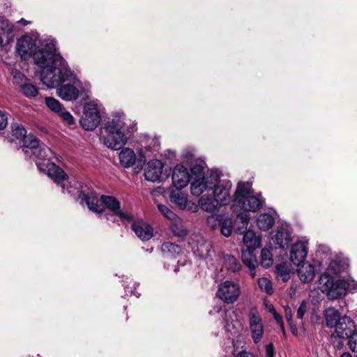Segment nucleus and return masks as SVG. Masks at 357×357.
<instances>
[{"instance_id":"8","label":"nucleus","mask_w":357,"mask_h":357,"mask_svg":"<svg viewBox=\"0 0 357 357\" xmlns=\"http://www.w3.org/2000/svg\"><path fill=\"white\" fill-rule=\"evenodd\" d=\"M48 158L40 159L41 162H36V164L40 172H45L54 182L60 183L68 178V175L64 171L54 162H50Z\"/></svg>"},{"instance_id":"48","label":"nucleus","mask_w":357,"mask_h":357,"mask_svg":"<svg viewBox=\"0 0 357 357\" xmlns=\"http://www.w3.org/2000/svg\"><path fill=\"white\" fill-rule=\"evenodd\" d=\"M306 310H307L306 302L305 301H303L297 310V312H296L297 318L300 319H303V318L306 312Z\"/></svg>"},{"instance_id":"58","label":"nucleus","mask_w":357,"mask_h":357,"mask_svg":"<svg viewBox=\"0 0 357 357\" xmlns=\"http://www.w3.org/2000/svg\"><path fill=\"white\" fill-rule=\"evenodd\" d=\"M340 357H352L351 355L349 353L345 352L343 353Z\"/></svg>"},{"instance_id":"37","label":"nucleus","mask_w":357,"mask_h":357,"mask_svg":"<svg viewBox=\"0 0 357 357\" xmlns=\"http://www.w3.org/2000/svg\"><path fill=\"white\" fill-rule=\"evenodd\" d=\"M273 256L271 251L267 248L261 250V265L264 268H268L273 264Z\"/></svg>"},{"instance_id":"34","label":"nucleus","mask_w":357,"mask_h":357,"mask_svg":"<svg viewBox=\"0 0 357 357\" xmlns=\"http://www.w3.org/2000/svg\"><path fill=\"white\" fill-rule=\"evenodd\" d=\"M218 225L220 227V231L222 235L229 237L231 234L233 229L231 219L228 218L223 219L222 217Z\"/></svg>"},{"instance_id":"41","label":"nucleus","mask_w":357,"mask_h":357,"mask_svg":"<svg viewBox=\"0 0 357 357\" xmlns=\"http://www.w3.org/2000/svg\"><path fill=\"white\" fill-rule=\"evenodd\" d=\"M38 94L37 87L31 84H24V96L28 98L36 97Z\"/></svg>"},{"instance_id":"42","label":"nucleus","mask_w":357,"mask_h":357,"mask_svg":"<svg viewBox=\"0 0 357 357\" xmlns=\"http://www.w3.org/2000/svg\"><path fill=\"white\" fill-rule=\"evenodd\" d=\"M158 208L159 211L167 219L174 220L178 216L172 211L167 206L164 204H158Z\"/></svg>"},{"instance_id":"47","label":"nucleus","mask_w":357,"mask_h":357,"mask_svg":"<svg viewBox=\"0 0 357 357\" xmlns=\"http://www.w3.org/2000/svg\"><path fill=\"white\" fill-rule=\"evenodd\" d=\"M237 219L241 222L243 225V227H247L249 220H250V215L247 213H240L237 215Z\"/></svg>"},{"instance_id":"14","label":"nucleus","mask_w":357,"mask_h":357,"mask_svg":"<svg viewBox=\"0 0 357 357\" xmlns=\"http://www.w3.org/2000/svg\"><path fill=\"white\" fill-rule=\"evenodd\" d=\"M162 168L163 165L160 160L154 159L149 161L144 172L145 178L152 182L160 181Z\"/></svg>"},{"instance_id":"52","label":"nucleus","mask_w":357,"mask_h":357,"mask_svg":"<svg viewBox=\"0 0 357 357\" xmlns=\"http://www.w3.org/2000/svg\"><path fill=\"white\" fill-rule=\"evenodd\" d=\"M266 354L267 357H274V346L272 343H270L266 346Z\"/></svg>"},{"instance_id":"22","label":"nucleus","mask_w":357,"mask_h":357,"mask_svg":"<svg viewBox=\"0 0 357 357\" xmlns=\"http://www.w3.org/2000/svg\"><path fill=\"white\" fill-rule=\"evenodd\" d=\"M298 266L299 267L297 270L298 275L303 282L307 283L314 279V268L312 265L303 262Z\"/></svg>"},{"instance_id":"5","label":"nucleus","mask_w":357,"mask_h":357,"mask_svg":"<svg viewBox=\"0 0 357 357\" xmlns=\"http://www.w3.org/2000/svg\"><path fill=\"white\" fill-rule=\"evenodd\" d=\"M100 107L95 101L85 103L80 125L86 130H93L100 122Z\"/></svg>"},{"instance_id":"45","label":"nucleus","mask_w":357,"mask_h":357,"mask_svg":"<svg viewBox=\"0 0 357 357\" xmlns=\"http://www.w3.org/2000/svg\"><path fill=\"white\" fill-rule=\"evenodd\" d=\"M12 75L13 77V83L18 86L20 89H22V75L17 70H12Z\"/></svg>"},{"instance_id":"11","label":"nucleus","mask_w":357,"mask_h":357,"mask_svg":"<svg viewBox=\"0 0 357 357\" xmlns=\"http://www.w3.org/2000/svg\"><path fill=\"white\" fill-rule=\"evenodd\" d=\"M215 174L211 173L205 178L191 181L190 192L193 196L199 197L204 192L208 193L215 185Z\"/></svg>"},{"instance_id":"25","label":"nucleus","mask_w":357,"mask_h":357,"mask_svg":"<svg viewBox=\"0 0 357 357\" xmlns=\"http://www.w3.org/2000/svg\"><path fill=\"white\" fill-rule=\"evenodd\" d=\"M255 250L247 248L246 250L242 252V261L249 268L252 278L255 275V269L257 264L256 257L253 254Z\"/></svg>"},{"instance_id":"18","label":"nucleus","mask_w":357,"mask_h":357,"mask_svg":"<svg viewBox=\"0 0 357 357\" xmlns=\"http://www.w3.org/2000/svg\"><path fill=\"white\" fill-rule=\"evenodd\" d=\"M38 33L36 31H31L30 32L26 33L24 34V49L25 47H28V50L31 52H33V55L38 51L45 49V46H44L45 43L50 41H54L55 46L56 45V42L54 40H46L43 42L41 44V48L37 49V41L38 40ZM56 49V47H55ZM33 57V56H32Z\"/></svg>"},{"instance_id":"55","label":"nucleus","mask_w":357,"mask_h":357,"mask_svg":"<svg viewBox=\"0 0 357 357\" xmlns=\"http://www.w3.org/2000/svg\"><path fill=\"white\" fill-rule=\"evenodd\" d=\"M126 291L128 293H130L131 295H135L137 297L139 296V294H138L135 290H132V287L127 286L125 287Z\"/></svg>"},{"instance_id":"50","label":"nucleus","mask_w":357,"mask_h":357,"mask_svg":"<svg viewBox=\"0 0 357 357\" xmlns=\"http://www.w3.org/2000/svg\"><path fill=\"white\" fill-rule=\"evenodd\" d=\"M8 124V117L5 112L0 110V130H3Z\"/></svg>"},{"instance_id":"61","label":"nucleus","mask_w":357,"mask_h":357,"mask_svg":"<svg viewBox=\"0 0 357 357\" xmlns=\"http://www.w3.org/2000/svg\"><path fill=\"white\" fill-rule=\"evenodd\" d=\"M26 52V50L23 51L24 55L25 54Z\"/></svg>"},{"instance_id":"7","label":"nucleus","mask_w":357,"mask_h":357,"mask_svg":"<svg viewBox=\"0 0 357 357\" xmlns=\"http://www.w3.org/2000/svg\"><path fill=\"white\" fill-rule=\"evenodd\" d=\"M24 153L33 160L45 159L51 153L48 148L40 149L38 139L32 135H26L24 128Z\"/></svg>"},{"instance_id":"39","label":"nucleus","mask_w":357,"mask_h":357,"mask_svg":"<svg viewBox=\"0 0 357 357\" xmlns=\"http://www.w3.org/2000/svg\"><path fill=\"white\" fill-rule=\"evenodd\" d=\"M320 284L321 285L322 291L327 292V296H328V292L332 289H333L335 282L332 278L326 275L322 276L320 278Z\"/></svg>"},{"instance_id":"15","label":"nucleus","mask_w":357,"mask_h":357,"mask_svg":"<svg viewBox=\"0 0 357 357\" xmlns=\"http://www.w3.org/2000/svg\"><path fill=\"white\" fill-rule=\"evenodd\" d=\"M131 229L137 236L143 241H147L153 237V229L152 227L143 220L134 221Z\"/></svg>"},{"instance_id":"16","label":"nucleus","mask_w":357,"mask_h":357,"mask_svg":"<svg viewBox=\"0 0 357 357\" xmlns=\"http://www.w3.org/2000/svg\"><path fill=\"white\" fill-rule=\"evenodd\" d=\"M307 254V248L303 242L294 243L290 252V260L296 266H300L304 262Z\"/></svg>"},{"instance_id":"44","label":"nucleus","mask_w":357,"mask_h":357,"mask_svg":"<svg viewBox=\"0 0 357 357\" xmlns=\"http://www.w3.org/2000/svg\"><path fill=\"white\" fill-rule=\"evenodd\" d=\"M348 345L354 352H357V331H354L349 337Z\"/></svg>"},{"instance_id":"2","label":"nucleus","mask_w":357,"mask_h":357,"mask_svg":"<svg viewBox=\"0 0 357 357\" xmlns=\"http://www.w3.org/2000/svg\"><path fill=\"white\" fill-rule=\"evenodd\" d=\"M250 183L240 182L234 194V204L231 208L234 211L236 208L244 209L247 211L256 212L263 206L264 202L261 194L252 195Z\"/></svg>"},{"instance_id":"31","label":"nucleus","mask_w":357,"mask_h":357,"mask_svg":"<svg viewBox=\"0 0 357 357\" xmlns=\"http://www.w3.org/2000/svg\"><path fill=\"white\" fill-rule=\"evenodd\" d=\"M170 228L172 233L178 237H184L188 234V230L186 229L183 220L179 217L172 220Z\"/></svg>"},{"instance_id":"21","label":"nucleus","mask_w":357,"mask_h":357,"mask_svg":"<svg viewBox=\"0 0 357 357\" xmlns=\"http://www.w3.org/2000/svg\"><path fill=\"white\" fill-rule=\"evenodd\" d=\"M350 288V282L344 279H339L335 282L333 289L328 292L330 299H337L344 296Z\"/></svg>"},{"instance_id":"56","label":"nucleus","mask_w":357,"mask_h":357,"mask_svg":"<svg viewBox=\"0 0 357 357\" xmlns=\"http://www.w3.org/2000/svg\"><path fill=\"white\" fill-rule=\"evenodd\" d=\"M289 326H290V329H291V333L294 335H297V333H298V330H297V328L295 325H294L292 324V322H291V324H289Z\"/></svg>"},{"instance_id":"13","label":"nucleus","mask_w":357,"mask_h":357,"mask_svg":"<svg viewBox=\"0 0 357 357\" xmlns=\"http://www.w3.org/2000/svg\"><path fill=\"white\" fill-rule=\"evenodd\" d=\"M172 183L177 190L185 188L190 182V173L182 165H177L173 169Z\"/></svg>"},{"instance_id":"10","label":"nucleus","mask_w":357,"mask_h":357,"mask_svg":"<svg viewBox=\"0 0 357 357\" xmlns=\"http://www.w3.org/2000/svg\"><path fill=\"white\" fill-rule=\"evenodd\" d=\"M240 288L231 281H225L219 285L217 296L227 304L234 303L238 298Z\"/></svg>"},{"instance_id":"9","label":"nucleus","mask_w":357,"mask_h":357,"mask_svg":"<svg viewBox=\"0 0 357 357\" xmlns=\"http://www.w3.org/2000/svg\"><path fill=\"white\" fill-rule=\"evenodd\" d=\"M231 183L227 180H220V176L215 174V185L211 190L212 195L216 199L220 206L227 205L231 201L230 190Z\"/></svg>"},{"instance_id":"6","label":"nucleus","mask_w":357,"mask_h":357,"mask_svg":"<svg viewBox=\"0 0 357 357\" xmlns=\"http://www.w3.org/2000/svg\"><path fill=\"white\" fill-rule=\"evenodd\" d=\"M354 321L349 317H342L340 322L335 327V331L331 334V339L333 344L337 342V347L343 344V340L347 339L355 331Z\"/></svg>"},{"instance_id":"49","label":"nucleus","mask_w":357,"mask_h":357,"mask_svg":"<svg viewBox=\"0 0 357 357\" xmlns=\"http://www.w3.org/2000/svg\"><path fill=\"white\" fill-rule=\"evenodd\" d=\"M272 308L274 319L280 325L283 334H285L282 317L276 312L273 306H272Z\"/></svg>"},{"instance_id":"46","label":"nucleus","mask_w":357,"mask_h":357,"mask_svg":"<svg viewBox=\"0 0 357 357\" xmlns=\"http://www.w3.org/2000/svg\"><path fill=\"white\" fill-rule=\"evenodd\" d=\"M222 215H212L208 217L207 224L212 228H214L221 221Z\"/></svg>"},{"instance_id":"53","label":"nucleus","mask_w":357,"mask_h":357,"mask_svg":"<svg viewBox=\"0 0 357 357\" xmlns=\"http://www.w3.org/2000/svg\"><path fill=\"white\" fill-rule=\"evenodd\" d=\"M285 317L289 324L292 322L291 310L289 306L284 307Z\"/></svg>"},{"instance_id":"3","label":"nucleus","mask_w":357,"mask_h":357,"mask_svg":"<svg viewBox=\"0 0 357 357\" xmlns=\"http://www.w3.org/2000/svg\"><path fill=\"white\" fill-rule=\"evenodd\" d=\"M123 121L119 119H114L108 121L105 129L107 135L105 137V144L112 149L119 150L127 141V138L122 132Z\"/></svg>"},{"instance_id":"20","label":"nucleus","mask_w":357,"mask_h":357,"mask_svg":"<svg viewBox=\"0 0 357 357\" xmlns=\"http://www.w3.org/2000/svg\"><path fill=\"white\" fill-rule=\"evenodd\" d=\"M8 142L14 144L17 149L22 147V124L17 122L12 123L10 131L8 135Z\"/></svg>"},{"instance_id":"54","label":"nucleus","mask_w":357,"mask_h":357,"mask_svg":"<svg viewBox=\"0 0 357 357\" xmlns=\"http://www.w3.org/2000/svg\"><path fill=\"white\" fill-rule=\"evenodd\" d=\"M235 357H254L251 354L247 352V351H240L238 352Z\"/></svg>"},{"instance_id":"40","label":"nucleus","mask_w":357,"mask_h":357,"mask_svg":"<svg viewBox=\"0 0 357 357\" xmlns=\"http://www.w3.org/2000/svg\"><path fill=\"white\" fill-rule=\"evenodd\" d=\"M258 285L261 290L267 294L271 295L273 293L272 283L268 279L266 278H259Z\"/></svg>"},{"instance_id":"38","label":"nucleus","mask_w":357,"mask_h":357,"mask_svg":"<svg viewBox=\"0 0 357 357\" xmlns=\"http://www.w3.org/2000/svg\"><path fill=\"white\" fill-rule=\"evenodd\" d=\"M45 102L46 106L52 112L59 114L63 108L62 105L56 98L52 97H45Z\"/></svg>"},{"instance_id":"12","label":"nucleus","mask_w":357,"mask_h":357,"mask_svg":"<svg viewBox=\"0 0 357 357\" xmlns=\"http://www.w3.org/2000/svg\"><path fill=\"white\" fill-rule=\"evenodd\" d=\"M248 317L252 338L253 342L257 344L261 341L264 334L263 324L255 307L251 308Z\"/></svg>"},{"instance_id":"62","label":"nucleus","mask_w":357,"mask_h":357,"mask_svg":"<svg viewBox=\"0 0 357 357\" xmlns=\"http://www.w3.org/2000/svg\"><path fill=\"white\" fill-rule=\"evenodd\" d=\"M356 357H357V356Z\"/></svg>"},{"instance_id":"36","label":"nucleus","mask_w":357,"mask_h":357,"mask_svg":"<svg viewBox=\"0 0 357 357\" xmlns=\"http://www.w3.org/2000/svg\"><path fill=\"white\" fill-rule=\"evenodd\" d=\"M205 177H206V176H205L204 167H202V165L195 164L191 166L190 174V181L196 180L197 178L201 179Z\"/></svg>"},{"instance_id":"33","label":"nucleus","mask_w":357,"mask_h":357,"mask_svg":"<svg viewBox=\"0 0 357 357\" xmlns=\"http://www.w3.org/2000/svg\"><path fill=\"white\" fill-rule=\"evenodd\" d=\"M169 198L172 202L177 204L180 208H185L187 204V199L185 195L178 190H172Z\"/></svg>"},{"instance_id":"51","label":"nucleus","mask_w":357,"mask_h":357,"mask_svg":"<svg viewBox=\"0 0 357 357\" xmlns=\"http://www.w3.org/2000/svg\"><path fill=\"white\" fill-rule=\"evenodd\" d=\"M15 52L17 54V55L20 57V59H22V39L18 38L16 46H15Z\"/></svg>"},{"instance_id":"59","label":"nucleus","mask_w":357,"mask_h":357,"mask_svg":"<svg viewBox=\"0 0 357 357\" xmlns=\"http://www.w3.org/2000/svg\"><path fill=\"white\" fill-rule=\"evenodd\" d=\"M31 24L30 21H27V20L24 19V26L27 25V24Z\"/></svg>"},{"instance_id":"27","label":"nucleus","mask_w":357,"mask_h":357,"mask_svg":"<svg viewBox=\"0 0 357 357\" xmlns=\"http://www.w3.org/2000/svg\"><path fill=\"white\" fill-rule=\"evenodd\" d=\"M243 242L248 249L255 250L261 246V239L252 230L250 229L244 232Z\"/></svg>"},{"instance_id":"30","label":"nucleus","mask_w":357,"mask_h":357,"mask_svg":"<svg viewBox=\"0 0 357 357\" xmlns=\"http://www.w3.org/2000/svg\"><path fill=\"white\" fill-rule=\"evenodd\" d=\"M325 317L326 326L331 328H335L342 319L340 312L332 307L326 310Z\"/></svg>"},{"instance_id":"32","label":"nucleus","mask_w":357,"mask_h":357,"mask_svg":"<svg viewBox=\"0 0 357 357\" xmlns=\"http://www.w3.org/2000/svg\"><path fill=\"white\" fill-rule=\"evenodd\" d=\"M224 264L228 271L236 272L241 270V265L238 260L231 255H223Z\"/></svg>"},{"instance_id":"17","label":"nucleus","mask_w":357,"mask_h":357,"mask_svg":"<svg viewBox=\"0 0 357 357\" xmlns=\"http://www.w3.org/2000/svg\"><path fill=\"white\" fill-rule=\"evenodd\" d=\"M1 32L0 33V46L6 47L13 41L15 36L14 26L7 20L1 22Z\"/></svg>"},{"instance_id":"29","label":"nucleus","mask_w":357,"mask_h":357,"mask_svg":"<svg viewBox=\"0 0 357 357\" xmlns=\"http://www.w3.org/2000/svg\"><path fill=\"white\" fill-rule=\"evenodd\" d=\"M275 223L273 216L267 213H260L257 218V225L259 229L267 231L270 229Z\"/></svg>"},{"instance_id":"1","label":"nucleus","mask_w":357,"mask_h":357,"mask_svg":"<svg viewBox=\"0 0 357 357\" xmlns=\"http://www.w3.org/2000/svg\"><path fill=\"white\" fill-rule=\"evenodd\" d=\"M45 49L36 52L34 63L40 68L41 82L48 88H57L56 94L63 100H77L82 90L75 84V75L66 61L55 48V42L45 43Z\"/></svg>"},{"instance_id":"28","label":"nucleus","mask_w":357,"mask_h":357,"mask_svg":"<svg viewBox=\"0 0 357 357\" xmlns=\"http://www.w3.org/2000/svg\"><path fill=\"white\" fill-rule=\"evenodd\" d=\"M275 241L279 248L282 249L287 248L291 242L290 232L284 228L278 229L275 234Z\"/></svg>"},{"instance_id":"19","label":"nucleus","mask_w":357,"mask_h":357,"mask_svg":"<svg viewBox=\"0 0 357 357\" xmlns=\"http://www.w3.org/2000/svg\"><path fill=\"white\" fill-rule=\"evenodd\" d=\"M82 202H84L89 209L96 213H102L104 211L102 204L96 193L90 192L87 193H82Z\"/></svg>"},{"instance_id":"26","label":"nucleus","mask_w":357,"mask_h":357,"mask_svg":"<svg viewBox=\"0 0 357 357\" xmlns=\"http://www.w3.org/2000/svg\"><path fill=\"white\" fill-rule=\"evenodd\" d=\"M199 204L203 210L208 212L214 211L218 206L220 205L214 195H208V193L204 194L201 197Z\"/></svg>"},{"instance_id":"43","label":"nucleus","mask_w":357,"mask_h":357,"mask_svg":"<svg viewBox=\"0 0 357 357\" xmlns=\"http://www.w3.org/2000/svg\"><path fill=\"white\" fill-rule=\"evenodd\" d=\"M58 114L66 124H75V120L73 116L69 112L66 111L63 107L61 109V111L59 112Z\"/></svg>"},{"instance_id":"24","label":"nucleus","mask_w":357,"mask_h":357,"mask_svg":"<svg viewBox=\"0 0 357 357\" xmlns=\"http://www.w3.org/2000/svg\"><path fill=\"white\" fill-rule=\"evenodd\" d=\"M161 251L165 257L176 258L183 252V249L177 244L172 242H165L162 244Z\"/></svg>"},{"instance_id":"4","label":"nucleus","mask_w":357,"mask_h":357,"mask_svg":"<svg viewBox=\"0 0 357 357\" xmlns=\"http://www.w3.org/2000/svg\"><path fill=\"white\" fill-rule=\"evenodd\" d=\"M100 201L102 204V206L107 208L111 211V213H106V218L111 220L113 222H118V219L115 216L119 217L121 221H132L133 220V216L126 212H124L121 208V203L118 199L113 196L109 195H101Z\"/></svg>"},{"instance_id":"57","label":"nucleus","mask_w":357,"mask_h":357,"mask_svg":"<svg viewBox=\"0 0 357 357\" xmlns=\"http://www.w3.org/2000/svg\"><path fill=\"white\" fill-rule=\"evenodd\" d=\"M349 289L351 291H356L357 290V282H356L354 280L351 281Z\"/></svg>"},{"instance_id":"23","label":"nucleus","mask_w":357,"mask_h":357,"mask_svg":"<svg viewBox=\"0 0 357 357\" xmlns=\"http://www.w3.org/2000/svg\"><path fill=\"white\" fill-rule=\"evenodd\" d=\"M120 164L128 168L135 165L136 161V154L135 151L130 148H123L119 155Z\"/></svg>"},{"instance_id":"35","label":"nucleus","mask_w":357,"mask_h":357,"mask_svg":"<svg viewBox=\"0 0 357 357\" xmlns=\"http://www.w3.org/2000/svg\"><path fill=\"white\" fill-rule=\"evenodd\" d=\"M275 273L277 278L283 282H287L290 278L289 271L285 263H282L276 266Z\"/></svg>"},{"instance_id":"60","label":"nucleus","mask_w":357,"mask_h":357,"mask_svg":"<svg viewBox=\"0 0 357 357\" xmlns=\"http://www.w3.org/2000/svg\"><path fill=\"white\" fill-rule=\"evenodd\" d=\"M272 306H273V305H271V306L270 307V308H269V311H270L271 312H272V313H273V308H272Z\"/></svg>"}]
</instances>
